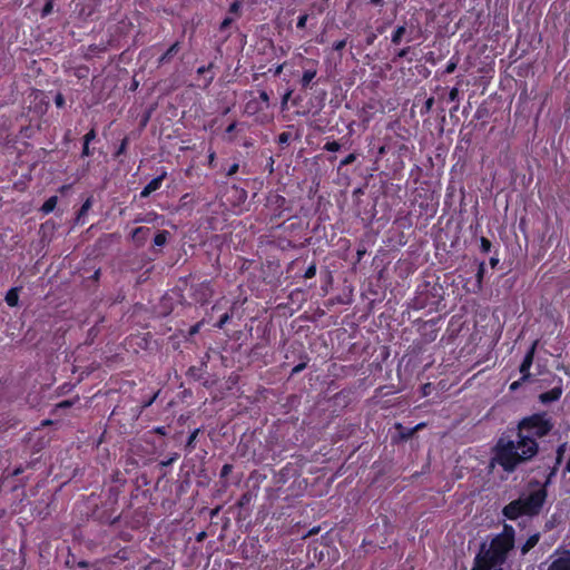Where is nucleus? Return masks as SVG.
<instances>
[{
	"label": "nucleus",
	"mask_w": 570,
	"mask_h": 570,
	"mask_svg": "<svg viewBox=\"0 0 570 570\" xmlns=\"http://www.w3.org/2000/svg\"><path fill=\"white\" fill-rule=\"evenodd\" d=\"M554 424L547 412L522 417L517 425L514 440L501 436L494 446V461L508 473L532 460L539 452L537 439L547 436Z\"/></svg>",
	"instance_id": "obj_1"
},
{
	"label": "nucleus",
	"mask_w": 570,
	"mask_h": 570,
	"mask_svg": "<svg viewBox=\"0 0 570 570\" xmlns=\"http://www.w3.org/2000/svg\"><path fill=\"white\" fill-rule=\"evenodd\" d=\"M515 544V530L505 523L502 531L489 542L482 543L474 557L471 570H503L510 552Z\"/></svg>",
	"instance_id": "obj_2"
},
{
	"label": "nucleus",
	"mask_w": 570,
	"mask_h": 570,
	"mask_svg": "<svg viewBox=\"0 0 570 570\" xmlns=\"http://www.w3.org/2000/svg\"><path fill=\"white\" fill-rule=\"evenodd\" d=\"M444 288L438 282L425 281L416 288L413 298V307L415 309L438 311L443 301Z\"/></svg>",
	"instance_id": "obj_3"
},
{
	"label": "nucleus",
	"mask_w": 570,
	"mask_h": 570,
	"mask_svg": "<svg viewBox=\"0 0 570 570\" xmlns=\"http://www.w3.org/2000/svg\"><path fill=\"white\" fill-rule=\"evenodd\" d=\"M265 208L269 216V223H275L279 219H289L292 217V206L289 202L277 193H268Z\"/></svg>",
	"instance_id": "obj_4"
},
{
	"label": "nucleus",
	"mask_w": 570,
	"mask_h": 570,
	"mask_svg": "<svg viewBox=\"0 0 570 570\" xmlns=\"http://www.w3.org/2000/svg\"><path fill=\"white\" fill-rule=\"evenodd\" d=\"M122 519L125 520V523L127 527H129L134 530H137L146 524V512L140 509L135 510L132 512L130 520H127V517L124 514H118L112 518L110 514L107 515L106 512H104L99 515L100 523H107L110 525H114V524L120 522Z\"/></svg>",
	"instance_id": "obj_5"
},
{
	"label": "nucleus",
	"mask_w": 570,
	"mask_h": 570,
	"mask_svg": "<svg viewBox=\"0 0 570 570\" xmlns=\"http://www.w3.org/2000/svg\"><path fill=\"white\" fill-rule=\"evenodd\" d=\"M547 499V490L544 487L531 492L527 498L522 499L527 515H535L542 509Z\"/></svg>",
	"instance_id": "obj_6"
},
{
	"label": "nucleus",
	"mask_w": 570,
	"mask_h": 570,
	"mask_svg": "<svg viewBox=\"0 0 570 570\" xmlns=\"http://www.w3.org/2000/svg\"><path fill=\"white\" fill-rule=\"evenodd\" d=\"M247 190L237 185H232L226 189V203L234 209L242 212L247 200Z\"/></svg>",
	"instance_id": "obj_7"
},
{
	"label": "nucleus",
	"mask_w": 570,
	"mask_h": 570,
	"mask_svg": "<svg viewBox=\"0 0 570 570\" xmlns=\"http://www.w3.org/2000/svg\"><path fill=\"white\" fill-rule=\"evenodd\" d=\"M303 73L299 79L301 88L306 90L311 88L313 79L317 75L318 61L309 58H303Z\"/></svg>",
	"instance_id": "obj_8"
},
{
	"label": "nucleus",
	"mask_w": 570,
	"mask_h": 570,
	"mask_svg": "<svg viewBox=\"0 0 570 570\" xmlns=\"http://www.w3.org/2000/svg\"><path fill=\"white\" fill-rule=\"evenodd\" d=\"M537 346H538V341H534L531 344V346L529 347V350L527 351V353L520 364L519 371L521 373L522 381H529L531 377L530 368L533 364Z\"/></svg>",
	"instance_id": "obj_9"
},
{
	"label": "nucleus",
	"mask_w": 570,
	"mask_h": 570,
	"mask_svg": "<svg viewBox=\"0 0 570 570\" xmlns=\"http://www.w3.org/2000/svg\"><path fill=\"white\" fill-rule=\"evenodd\" d=\"M502 514L509 520H517L522 515H527V510H524L522 498L508 503L503 508Z\"/></svg>",
	"instance_id": "obj_10"
},
{
	"label": "nucleus",
	"mask_w": 570,
	"mask_h": 570,
	"mask_svg": "<svg viewBox=\"0 0 570 570\" xmlns=\"http://www.w3.org/2000/svg\"><path fill=\"white\" fill-rule=\"evenodd\" d=\"M424 426H425V423H419L413 428H405L403 424L396 423L395 429L397 430V435L392 436V443L407 441L417 431L422 430Z\"/></svg>",
	"instance_id": "obj_11"
},
{
	"label": "nucleus",
	"mask_w": 570,
	"mask_h": 570,
	"mask_svg": "<svg viewBox=\"0 0 570 570\" xmlns=\"http://www.w3.org/2000/svg\"><path fill=\"white\" fill-rule=\"evenodd\" d=\"M556 381L557 384L551 390L543 392L539 395V401L542 404H549L560 400L563 393L562 379L557 376Z\"/></svg>",
	"instance_id": "obj_12"
},
{
	"label": "nucleus",
	"mask_w": 570,
	"mask_h": 570,
	"mask_svg": "<svg viewBox=\"0 0 570 570\" xmlns=\"http://www.w3.org/2000/svg\"><path fill=\"white\" fill-rule=\"evenodd\" d=\"M167 178V171L165 169L161 170L160 175L151 179L140 191L139 197L140 198H147L153 194L154 191L158 190L163 181Z\"/></svg>",
	"instance_id": "obj_13"
},
{
	"label": "nucleus",
	"mask_w": 570,
	"mask_h": 570,
	"mask_svg": "<svg viewBox=\"0 0 570 570\" xmlns=\"http://www.w3.org/2000/svg\"><path fill=\"white\" fill-rule=\"evenodd\" d=\"M150 233H151V229L149 227H145V226L136 227L131 232V239L137 247H140V246L145 245V243L147 242V239L150 236Z\"/></svg>",
	"instance_id": "obj_14"
},
{
	"label": "nucleus",
	"mask_w": 570,
	"mask_h": 570,
	"mask_svg": "<svg viewBox=\"0 0 570 570\" xmlns=\"http://www.w3.org/2000/svg\"><path fill=\"white\" fill-rule=\"evenodd\" d=\"M484 274H485V262L482 261L478 264L475 282L472 285V288L468 289L469 292H471L473 294H478L482 291Z\"/></svg>",
	"instance_id": "obj_15"
},
{
	"label": "nucleus",
	"mask_w": 570,
	"mask_h": 570,
	"mask_svg": "<svg viewBox=\"0 0 570 570\" xmlns=\"http://www.w3.org/2000/svg\"><path fill=\"white\" fill-rule=\"evenodd\" d=\"M180 50V42L175 41L159 58L158 66L168 63Z\"/></svg>",
	"instance_id": "obj_16"
},
{
	"label": "nucleus",
	"mask_w": 570,
	"mask_h": 570,
	"mask_svg": "<svg viewBox=\"0 0 570 570\" xmlns=\"http://www.w3.org/2000/svg\"><path fill=\"white\" fill-rule=\"evenodd\" d=\"M263 110H265L264 106H262V102L256 97L247 100L244 106V112L248 116H254Z\"/></svg>",
	"instance_id": "obj_17"
},
{
	"label": "nucleus",
	"mask_w": 570,
	"mask_h": 570,
	"mask_svg": "<svg viewBox=\"0 0 570 570\" xmlns=\"http://www.w3.org/2000/svg\"><path fill=\"white\" fill-rule=\"evenodd\" d=\"M206 367V362H203L200 366L193 365L187 370L186 376L193 381L198 382L203 379Z\"/></svg>",
	"instance_id": "obj_18"
},
{
	"label": "nucleus",
	"mask_w": 570,
	"mask_h": 570,
	"mask_svg": "<svg viewBox=\"0 0 570 570\" xmlns=\"http://www.w3.org/2000/svg\"><path fill=\"white\" fill-rule=\"evenodd\" d=\"M540 540V533L531 534L527 541L520 547V551L522 556H525L531 549H533Z\"/></svg>",
	"instance_id": "obj_19"
},
{
	"label": "nucleus",
	"mask_w": 570,
	"mask_h": 570,
	"mask_svg": "<svg viewBox=\"0 0 570 570\" xmlns=\"http://www.w3.org/2000/svg\"><path fill=\"white\" fill-rule=\"evenodd\" d=\"M21 287H11L4 296V301L8 306L16 307L19 303V292Z\"/></svg>",
	"instance_id": "obj_20"
},
{
	"label": "nucleus",
	"mask_w": 570,
	"mask_h": 570,
	"mask_svg": "<svg viewBox=\"0 0 570 570\" xmlns=\"http://www.w3.org/2000/svg\"><path fill=\"white\" fill-rule=\"evenodd\" d=\"M91 207H92V197L90 196L82 203L81 207L77 212L76 220L78 224L85 223V217Z\"/></svg>",
	"instance_id": "obj_21"
},
{
	"label": "nucleus",
	"mask_w": 570,
	"mask_h": 570,
	"mask_svg": "<svg viewBox=\"0 0 570 570\" xmlns=\"http://www.w3.org/2000/svg\"><path fill=\"white\" fill-rule=\"evenodd\" d=\"M79 7H81L79 10H78V14L80 18H82L83 20H87L89 19L94 12H95V6L91 4V3H77L76 4V9H78Z\"/></svg>",
	"instance_id": "obj_22"
},
{
	"label": "nucleus",
	"mask_w": 570,
	"mask_h": 570,
	"mask_svg": "<svg viewBox=\"0 0 570 570\" xmlns=\"http://www.w3.org/2000/svg\"><path fill=\"white\" fill-rule=\"evenodd\" d=\"M548 570H570V558L569 557H560L552 561L549 566Z\"/></svg>",
	"instance_id": "obj_23"
},
{
	"label": "nucleus",
	"mask_w": 570,
	"mask_h": 570,
	"mask_svg": "<svg viewBox=\"0 0 570 570\" xmlns=\"http://www.w3.org/2000/svg\"><path fill=\"white\" fill-rule=\"evenodd\" d=\"M200 429H195L188 436L187 442L185 444V452L187 454L191 453L196 448V439L198 434L200 433Z\"/></svg>",
	"instance_id": "obj_24"
},
{
	"label": "nucleus",
	"mask_w": 570,
	"mask_h": 570,
	"mask_svg": "<svg viewBox=\"0 0 570 570\" xmlns=\"http://www.w3.org/2000/svg\"><path fill=\"white\" fill-rule=\"evenodd\" d=\"M58 204L57 196H50L41 206L40 210L42 214L48 215L52 213Z\"/></svg>",
	"instance_id": "obj_25"
},
{
	"label": "nucleus",
	"mask_w": 570,
	"mask_h": 570,
	"mask_svg": "<svg viewBox=\"0 0 570 570\" xmlns=\"http://www.w3.org/2000/svg\"><path fill=\"white\" fill-rule=\"evenodd\" d=\"M169 236L170 233L168 230H158L154 237V245L158 247L164 246L167 243Z\"/></svg>",
	"instance_id": "obj_26"
},
{
	"label": "nucleus",
	"mask_w": 570,
	"mask_h": 570,
	"mask_svg": "<svg viewBox=\"0 0 570 570\" xmlns=\"http://www.w3.org/2000/svg\"><path fill=\"white\" fill-rule=\"evenodd\" d=\"M406 32L405 26H399L392 33L391 41L393 45H400Z\"/></svg>",
	"instance_id": "obj_27"
},
{
	"label": "nucleus",
	"mask_w": 570,
	"mask_h": 570,
	"mask_svg": "<svg viewBox=\"0 0 570 570\" xmlns=\"http://www.w3.org/2000/svg\"><path fill=\"white\" fill-rule=\"evenodd\" d=\"M157 214L155 212H150L146 215H138L135 217L134 223H153L157 218Z\"/></svg>",
	"instance_id": "obj_28"
},
{
	"label": "nucleus",
	"mask_w": 570,
	"mask_h": 570,
	"mask_svg": "<svg viewBox=\"0 0 570 570\" xmlns=\"http://www.w3.org/2000/svg\"><path fill=\"white\" fill-rule=\"evenodd\" d=\"M256 98L262 102V106H264V109L269 108L271 99H269V95L266 90H259L258 97H256Z\"/></svg>",
	"instance_id": "obj_29"
},
{
	"label": "nucleus",
	"mask_w": 570,
	"mask_h": 570,
	"mask_svg": "<svg viewBox=\"0 0 570 570\" xmlns=\"http://www.w3.org/2000/svg\"><path fill=\"white\" fill-rule=\"evenodd\" d=\"M434 101H435L434 97L428 98L425 100V102L423 104V106L421 107L420 114L422 116L428 115L432 110V108L434 106Z\"/></svg>",
	"instance_id": "obj_30"
},
{
	"label": "nucleus",
	"mask_w": 570,
	"mask_h": 570,
	"mask_svg": "<svg viewBox=\"0 0 570 570\" xmlns=\"http://www.w3.org/2000/svg\"><path fill=\"white\" fill-rule=\"evenodd\" d=\"M492 248V243L484 236L480 238V250L483 254L490 253Z\"/></svg>",
	"instance_id": "obj_31"
},
{
	"label": "nucleus",
	"mask_w": 570,
	"mask_h": 570,
	"mask_svg": "<svg viewBox=\"0 0 570 570\" xmlns=\"http://www.w3.org/2000/svg\"><path fill=\"white\" fill-rule=\"evenodd\" d=\"M232 316H233L232 313H228V312L224 313L220 316L219 321L214 326L218 330L224 328V326L230 321Z\"/></svg>",
	"instance_id": "obj_32"
},
{
	"label": "nucleus",
	"mask_w": 570,
	"mask_h": 570,
	"mask_svg": "<svg viewBox=\"0 0 570 570\" xmlns=\"http://www.w3.org/2000/svg\"><path fill=\"white\" fill-rule=\"evenodd\" d=\"M97 138V130L95 127L90 128L88 132L82 137V142L91 144Z\"/></svg>",
	"instance_id": "obj_33"
},
{
	"label": "nucleus",
	"mask_w": 570,
	"mask_h": 570,
	"mask_svg": "<svg viewBox=\"0 0 570 570\" xmlns=\"http://www.w3.org/2000/svg\"><path fill=\"white\" fill-rule=\"evenodd\" d=\"M53 10V0H47L45 6L41 9V18L48 17Z\"/></svg>",
	"instance_id": "obj_34"
},
{
	"label": "nucleus",
	"mask_w": 570,
	"mask_h": 570,
	"mask_svg": "<svg viewBox=\"0 0 570 570\" xmlns=\"http://www.w3.org/2000/svg\"><path fill=\"white\" fill-rule=\"evenodd\" d=\"M240 8H242V1L235 0L229 4L228 12L232 14L239 16L240 14Z\"/></svg>",
	"instance_id": "obj_35"
},
{
	"label": "nucleus",
	"mask_w": 570,
	"mask_h": 570,
	"mask_svg": "<svg viewBox=\"0 0 570 570\" xmlns=\"http://www.w3.org/2000/svg\"><path fill=\"white\" fill-rule=\"evenodd\" d=\"M127 146H128V138L125 137L120 145L118 146L117 150L115 151V157L118 158L119 156L124 155L127 150Z\"/></svg>",
	"instance_id": "obj_36"
},
{
	"label": "nucleus",
	"mask_w": 570,
	"mask_h": 570,
	"mask_svg": "<svg viewBox=\"0 0 570 570\" xmlns=\"http://www.w3.org/2000/svg\"><path fill=\"white\" fill-rule=\"evenodd\" d=\"M564 451H566V443H562L557 449L556 464L554 465H560L561 464V462L563 460Z\"/></svg>",
	"instance_id": "obj_37"
},
{
	"label": "nucleus",
	"mask_w": 570,
	"mask_h": 570,
	"mask_svg": "<svg viewBox=\"0 0 570 570\" xmlns=\"http://www.w3.org/2000/svg\"><path fill=\"white\" fill-rule=\"evenodd\" d=\"M95 154V149L90 148V144L82 142V149H81V158L91 157Z\"/></svg>",
	"instance_id": "obj_38"
},
{
	"label": "nucleus",
	"mask_w": 570,
	"mask_h": 570,
	"mask_svg": "<svg viewBox=\"0 0 570 570\" xmlns=\"http://www.w3.org/2000/svg\"><path fill=\"white\" fill-rule=\"evenodd\" d=\"M291 138H292L291 132H288V131H283V132H281V134L278 135V137H277V142H278L279 145H288V144H289V140H291Z\"/></svg>",
	"instance_id": "obj_39"
},
{
	"label": "nucleus",
	"mask_w": 570,
	"mask_h": 570,
	"mask_svg": "<svg viewBox=\"0 0 570 570\" xmlns=\"http://www.w3.org/2000/svg\"><path fill=\"white\" fill-rule=\"evenodd\" d=\"M316 275V264L312 263L303 274L305 279L313 278Z\"/></svg>",
	"instance_id": "obj_40"
},
{
	"label": "nucleus",
	"mask_w": 570,
	"mask_h": 570,
	"mask_svg": "<svg viewBox=\"0 0 570 570\" xmlns=\"http://www.w3.org/2000/svg\"><path fill=\"white\" fill-rule=\"evenodd\" d=\"M250 501H252V493L245 492L242 494V497L238 500V507L243 508V507L249 504Z\"/></svg>",
	"instance_id": "obj_41"
},
{
	"label": "nucleus",
	"mask_w": 570,
	"mask_h": 570,
	"mask_svg": "<svg viewBox=\"0 0 570 570\" xmlns=\"http://www.w3.org/2000/svg\"><path fill=\"white\" fill-rule=\"evenodd\" d=\"M79 400V397H76L75 400H63L59 402L56 406L57 409H68L75 405V403Z\"/></svg>",
	"instance_id": "obj_42"
},
{
	"label": "nucleus",
	"mask_w": 570,
	"mask_h": 570,
	"mask_svg": "<svg viewBox=\"0 0 570 570\" xmlns=\"http://www.w3.org/2000/svg\"><path fill=\"white\" fill-rule=\"evenodd\" d=\"M341 148V144L333 140V141H327L324 146V149L327 150V151H337L340 150Z\"/></svg>",
	"instance_id": "obj_43"
},
{
	"label": "nucleus",
	"mask_w": 570,
	"mask_h": 570,
	"mask_svg": "<svg viewBox=\"0 0 570 570\" xmlns=\"http://www.w3.org/2000/svg\"><path fill=\"white\" fill-rule=\"evenodd\" d=\"M456 66H458V60H455L454 58H451V59L448 61L446 66H445V70H444V72H445V73H452V72H454V71H455V69H456Z\"/></svg>",
	"instance_id": "obj_44"
},
{
	"label": "nucleus",
	"mask_w": 570,
	"mask_h": 570,
	"mask_svg": "<svg viewBox=\"0 0 570 570\" xmlns=\"http://www.w3.org/2000/svg\"><path fill=\"white\" fill-rule=\"evenodd\" d=\"M307 20H308V14L307 13H303L298 17L297 19V22H296V28L297 29H305L306 27V23H307Z\"/></svg>",
	"instance_id": "obj_45"
},
{
	"label": "nucleus",
	"mask_w": 570,
	"mask_h": 570,
	"mask_svg": "<svg viewBox=\"0 0 570 570\" xmlns=\"http://www.w3.org/2000/svg\"><path fill=\"white\" fill-rule=\"evenodd\" d=\"M26 468L22 466V465H18L16 466L12 471L10 472H7V475L6 478H14V476H18L20 474H22L24 472Z\"/></svg>",
	"instance_id": "obj_46"
},
{
	"label": "nucleus",
	"mask_w": 570,
	"mask_h": 570,
	"mask_svg": "<svg viewBox=\"0 0 570 570\" xmlns=\"http://www.w3.org/2000/svg\"><path fill=\"white\" fill-rule=\"evenodd\" d=\"M238 170H239V164H238V163H234V164H232V165L227 168V170H226L225 175H226L227 177H232V176H234Z\"/></svg>",
	"instance_id": "obj_47"
},
{
	"label": "nucleus",
	"mask_w": 570,
	"mask_h": 570,
	"mask_svg": "<svg viewBox=\"0 0 570 570\" xmlns=\"http://www.w3.org/2000/svg\"><path fill=\"white\" fill-rule=\"evenodd\" d=\"M307 366V363L306 362H301L298 363L297 365H295L293 368H292V372H291V375H296L298 373H301L302 371H304Z\"/></svg>",
	"instance_id": "obj_48"
},
{
	"label": "nucleus",
	"mask_w": 570,
	"mask_h": 570,
	"mask_svg": "<svg viewBox=\"0 0 570 570\" xmlns=\"http://www.w3.org/2000/svg\"><path fill=\"white\" fill-rule=\"evenodd\" d=\"M355 159H356V154L351 153L344 159L341 160L340 167H342L344 165H348V164L353 163Z\"/></svg>",
	"instance_id": "obj_49"
},
{
	"label": "nucleus",
	"mask_w": 570,
	"mask_h": 570,
	"mask_svg": "<svg viewBox=\"0 0 570 570\" xmlns=\"http://www.w3.org/2000/svg\"><path fill=\"white\" fill-rule=\"evenodd\" d=\"M557 470H558V465H554V466L550 470L549 474L547 475L546 482H544V484H543L544 489H546V488L551 483V480H552V478L556 475Z\"/></svg>",
	"instance_id": "obj_50"
},
{
	"label": "nucleus",
	"mask_w": 570,
	"mask_h": 570,
	"mask_svg": "<svg viewBox=\"0 0 570 570\" xmlns=\"http://www.w3.org/2000/svg\"><path fill=\"white\" fill-rule=\"evenodd\" d=\"M55 104L58 108H62L66 104L65 97L61 92H58L55 97Z\"/></svg>",
	"instance_id": "obj_51"
},
{
	"label": "nucleus",
	"mask_w": 570,
	"mask_h": 570,
	"mask_svg": "<svg viewBox=\"0 0 570 570\" xmlns=\"http://www.w3.org/2000/svg\"><path fill=\"white\" fill-rule=\"evenodd\" d=\"M346 46V40L345 39H342V40H337L333 43L332 48L333 50L335 51H341L345 48Z\"/></svg>",
	"instance_id": "obj_52"
},
{
	"label": "nucleus",
	"mask_w": 570,
	"mask_h": 570,
	"mask_svg": "<svg viewBox=\"0 0 570 570\" xmlns=\"http://www.w3.org/2000/svg\"><path fill=\"white\" fill-rule=\"evenodd\" d=\"M233 470V465L232 464H224L222 470H220V478H226Z\"/></svg>",
	"instance_id": "obj_53"
},
{
	"label": "nucleus",
	"mask_w": 570,
	"mask_h": 570,
	"mask_svg": "<svg viewBox=\"0 0 570 570\" xmlns=\"http://www.w3.org/2000/svg\"><path fill=\"white\" fill-rule=\"evenodd\" d=\"M233 22V18L230 17H226L224 18V20L220 22V26H219V29L223 31V30H226Z\"/></svg>",
	"instance_id": "obj_54"
},
{
	"label": "nucleus",
	"mask_w": 570,
	"mask_h": 570,
	"mask_svg": "<svg viewBox=\"0 0 570 570\" xmlns=\"http://www.w3.org/2000/svg\"><path fill=\"white\" fill-rule=\"evenodd\" d=\"M459 99V89L456 87H453L449 92V100L455 101Z\"/></svg>",
	"instance_id": "obj_55"
},
{
	"label": "nucleus",
	"mask_w": 570,
	"mask_h": 570,
	"mask_svg": "<svg viewBox=\"0 0 570 570\" xmlns=\"http://www.w3.org/2000/svg\"><path fill=\"white\" fill-rule=\"evenodd\" d=\"M525 381H522V376L510 384V391L514 392L517 391Z\"/></svg>",
	"instance_id": "obj_56"
},
{
	"label": "nucleus",
	"mask_w": 570,
	"mask_h": 570,
	"mask_svg": "<svg viewBox=\"0 0 570 570\" xmlns=\"http://www.w3.org/2000/svg\"><path fill=\"white\" fill-rule=\"evenodd\" d=\"M214 67V65L210 62L208 63L207 66H200L198 69H197V73L198 75H204L206 72H208L209 70H212V68Z\"/></svg>",
	"instance_id": "obj_57"
},
{
	"label": "nucleus",
	"mask_w": 570,
	"mask_h": 570,
	"mask_svg": "<svg viewBox=\"0 0 570 570\" xmlns=\"http://www.w3.org/2000/svg\"><path fill=\"white\" fill-rule=\"evenodd\" d=\"M90 50H91L92 52H96V51H99V52H100V51H106V50H107V45H106V43H101V45H99V46H98V45H92V46H90Z\"/></svg>",
	"instance_id": "obj_58"
},
{
	"label": "nucleus",
	"mask_w": 570,
	"mask_h": 570,
	"mask_svg": "<svg viewBox=\"0 0 570 570\" xmlns=\"http://www.w3.org/2000/svg\"><path fill=\"white\" fill-rule=\"evenodd\" d=\"M208 166L214 167L215 160H216V153L214 150H210L208 153Z\"/></svg>",
	"instance_id": "obj_59"
},
{
	"label": "nucleus",
	"mask_w": 570,
	"mask_h": 570,
	"mask_svg": "<svg viewBox=\"0 0 570 570\" xmlns=\"http://www.w3.org/2000/svg\"><path fill=\"white\" fill-rule=\"evenodd\" d=\"M431 389H432V387H431V384H430V383L424 384V385L421 387L422 395H423V396H428V395H430V393H431Z\"/></svg>",
	"instance_id": "obj_60"
},
{
	"label": "nucleus",
	"mask_w": 570,
	"mask_h": 570,
	"mask_svg": "<svg viewBox=\"0 0 570 570\" xmlns=\"http://www.w3.org/2000/svg\"><path fill=\"white\" fill-rule=\"evenodd\" d=\"M410 50L411 48L410 47H405L403 49H401L399 52H397V57L399 58H405L409 53H410Z\"/></svg>",
	"instance_id": "obj_61"
},
{
	"label": "nucleus",
	"mask_w": 570,
	"mask_h": 570,
	"mask_svg": "<svg viewBox=\"0 0 570 570\" xmlns=\"http://www.w3.org/2000/svg\"><path fill=\"white\" fill-rule=\"evenodd\" d=\"M499 262H500V259H499L498 255L492 256V257L490 258V261H489L490 266H491L492 268H495V267L498 266Z\"/></svg>",
	"instance_id": "obj_62"
},
{
	"label": "nucleus",
	"mask_w": 570,
	"mask_h": 570,
	"mask_svg": "<svg viewBox=\"0 0 570 570\" xmlns=\"http://www.w3.org/2000/svg\"><path fill=\"white\" fill-rule=\"evenodd\" d=\"M236 127H237V122H236V121H233L232 124H229V125L227 126V128L225 129V132H226V134H232V132H234V131H235Z\"/></svg>",
	"instance_id": "obj_63"
},
{
	"label": "nucleus",
	"mask_w": 570,
	"mask_h": 570,
	"mask_svg": "<svg viewBox=\"0 0 570 570\" xmlns=\"http://www.w3.org/2000/svg\"><path fill=\"white\" fill-rule=\"evenodd\" d=\"M563 473L564 474L570 473V458L567 460Z\"/></svg>",
	"instance_id": "obj_64"
}]
</instances>
